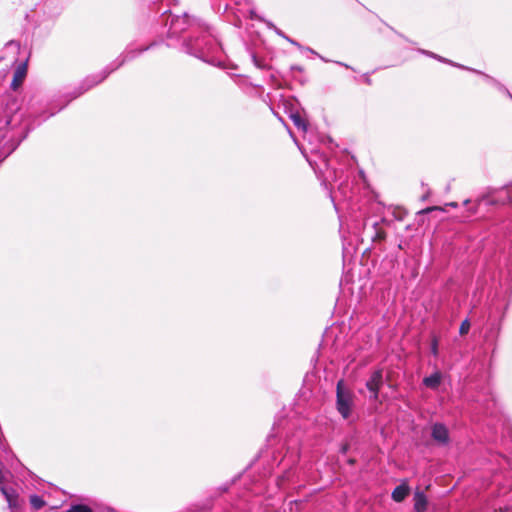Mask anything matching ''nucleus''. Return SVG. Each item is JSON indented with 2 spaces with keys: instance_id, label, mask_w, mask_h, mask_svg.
<instances>
[{
  "instance_id": "obj_1",
  "label": "nucleus",
  "mask_w": 512,
  "mask_h": 512,
  "mask_svg": "<svg viewBox=\"0 0 512 512\" xmlns=\"http://www.w3.org/2000/svg\"><path fill=\"white\" fill-rule=\"evenodd\" d=\"M354 406V394L344 389L343 381L340 380L336 387V407L337 411L344 419H348Z\"/></svg>"
},
{
  "instance_id": "obj_2",
  "label": "nucleus",
  "mask_w": 512,
  "mask_h": 512,
  "mask_svg": "<svg viewBox=\"0 0 512 512\" xmlns=\"http://www.w3.org/2000/svg\"><path fill=\"white\" fill-rule=\"evenodd\" d=\"M383 385L382 370H375L366 382V387L370 391V399L377 400L379 397L380 388Z\"/></svg>"
},
{
  "instance_id": "obj_3",
  "label": "nucleus",
  "mask_w": 512,
  "mask_h": 512,
  "mask_svg": "<svg viewBox=\"0 0 512 512\" xmlns=\"http://www.w3.org/2000/svg\"><path fill=\"white\" fill-rule=\"evenodd\" d=\"M431 436L440 445H446L449 442L448 429L441 423H435L432 426Z\"/></svg>"
},
{
  "instance_id": "obj_4",
  "label": "nucleus",
  "mask_w": 512,
  "mask_h": 512,
  "mask_svg": "<svg viewBox=\"0 0 512 512\" xmlns=\"http://www.w3.org/2000/svg\"><path fill=\"white\" fill-rule=\"evenodd\" d=\"M27 75V63H21L18 65L13 74L11 82V89L16 91L23 83Z\"/></svg>"
},
{
  "instance_id": "obj_5",
  "label": "nucleus",
  "mask_w": 512,
  "mask_h": 512,
  "mask_svg": "<svg viewBox=\"0 0 512 512\" xmlns=\"http://www.w3.org/2000/svg\"><path fill=\"white\" fill-rule=\"evenodd\" d=\"M0 492L6 499L10 508L17 506L18 493L13 487L0 486Z\"/></svg>"
},
{
  "instance_id": "obj_6",
  "label": "nucleus",
  "mask_w": 512,
  "mask_h": 512,
  "mask_svg": "<svg viewBox=\"0 0 512 512\" xmlns=\"http://www.w3.org/2000/svg\"><path fill=\"white\" fill-rule=\"evenodd\" d=\"M410 488L406 482H402L400 485L394 488L391 497L395 502L403 501L409 494Z\"/></svg>"
},
{
  "instance_id": "obj_7",
  "label": "nucleus",
  "mask_w": 512,
  "mask_h": 512,
  "mask_svg": "<svg viewBox=\"0 0 512 512\" xmlns=\"http://www.w3.org/2000/svg\"><path fill=\"white\" fill-rule=\"evenodd\" d=\"M427 497L424 492L416 491L414 494V510L416 512H424L427 509Z\"/></svg>"
},
{
  "instance_id": "obj_8",
  "label": "nucleus",
  "mask_w": 512,
  "mask_h": 512,
  "mask_svg": "<svg viewBox=\"0 0 512 512\" xmlns=\"http://www.w3.org/2000/svg\"><path fill=\"white\" fill-rule=\"evenodd\" d=\"M442 380V376L439 372H435L423 379V384L431 389H437Z\"/></svg>"
},
{
  "instance_id": "obj_9",
  "label": "nucleus",
  "mask_w": 512,
  "mask_h": 512,
  "mask_svg": "<svg viewBox=\"0 0 512 512\" xmlns=\"http://www.w3.org/2000/svg\"><path fill=\"white\" fill-rule=\"evenodd\" d=\"M29 502H30L32 508L35 510H40L46 505V502L44 501V499L41 496L36 495V494L30 496Z\"/></svg>"
},
{
  "instance_id": "obj_10",
  "label": "nucleus",
  "mask_w": 512,
  "mask_h": 512,
  "mask_svg": "<svg viewBox=\"0 0 512 512\" xmlns=\"http://www.w3.org/2000/svg\"><path fill=\"white\" fill-rule=\"evenodd\" d=\"M67 512H92V510L86 505L76 504L71 505Z\"/></svg>"
},
{
  "instance_id": "obj_11",
  "label": "nucleus",
  "mask_w": 512,
  "mask_h": 512,
  "mask_svg": "<svg viewBox=\"0 0 512 512\" xmlns=\"http://www.w3.org/2000/svg\"><path fill=\"white\" fill-rule=\"evenodd\" d=\"M469 329H470V322L468 319H465L461 325H460V328H459V333L461 335H465L469 332Z\"/></svg>"
},
{
  "instance_id": "obj_12",
  "label": "nucleus",
  "mask_w": 512,
  "mask_h": 512,
  "mask_svg": "<svg viewBox=\"0 0 512 512\" xmlns=\"http://www.w3.org/2000/svg\"><path fill=\"white\" fill-rule=\"evenodd\" d=\"M489 203V199H482L481 201L474 203L473 207L471 208L472 213H475L477 210V207L484 204L487 205Z\"/></svg>"
},
{
  "instance_id": "obj_13",
  "label": "nucleus",
  "mask_w": 512,
  "mask_h": 512,
  "mask_svg": "<svg viewBox=\"0 0 512 512\" xmlns=\"http://www.w3.org/2000/svg\"><path fill=\"white\" fill-rule=\"evenodd\" d=\"M292 118H293V120H294V123H295L298 127L302 126L303 128H305V125L302 123V119H301V117H300L299 115H294V116H292Z\"/></svg>"
},
{
  "instance_id": "obj_14",
  "label": "nucleus",
  "mask_w": 512,
  "mask_h": 512,
  "mask_svg": "<svg viewBox=\"0 0 512 512\" xmlns=\"http://www.w3.org/2000/svg\"><path fill=\"white\" fill-rule=\"evenodd\" d=\"M442 209L440 207H430V208H427L425 210H422L420 213L421 214H425V213H431V212H435V211H441Z\"/></svg>"
},
{
  "instance_id": "obj_15",
  "label": "nucleus",
  "mask_w": 512,
  "mask_h": 512,
  "mask_svg": "<svg viewBox=\"0 0 512 512\" xmlns=\"http://www.w3.org/2000/svg\"><path fill=\"white\" fill-rule=\"evenodd\" d=\"M432 353L434 355L437 354V342L436 341H434L433 344H432Z\"/></svg>"
},
{
  "instance_id": "obj_16",
  "label": "nucleus",
  "mask_w": 512,
  "mask_h": 512,
  "mask_svg": "<svg viewBox=\"0 0 512 512\" xmlns=\"http://www.w3.org/2000/svg\"><path fill=\"white\" fill-rule=\"evenodd\" d=\"M4 480V475L2 473V471L0 470V484L3 482Z\"/></svg>"
},
{
  "instance_id": "obj_17",
  "label": "nucleus",
  "mask_w": 512,
  "mask_h": 512,
  "mask_svg": "<svg viewBox=\"0 0 512 512\" xmlns=\"http://www.w3.org/2000/svg\"><path fill=\"white\" fill-rule=\"evenodd\" d=\"M449 205L455 207L457 204L453 202V203H450Z\"/></svg>"
},
{
  "instance_id": "obj_18",
  "label": "nucleus",
  "mask_w": 512,
  "mask_h": 512,
  "mask_svg": "<svg viewBox=\"0 0 512 512\" xmlns=\"http://www.w3.org/2000/svg\"><path fill=\"white\" fill-rule=\"evenodd\" d=\"M397 220L402 221L403 218L401 216L397 217Z\"/></svg>"
}]
</instances>
